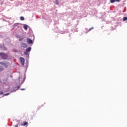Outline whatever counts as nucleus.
Returning a JSON list of instances; mask_svg holds the SVG:
<instances>
[{"instance_id": "11", "label": "nucleus", "mask_w": 127, "mask_h": 127, "mask_svg": "<svg viewBox=\"0 0 127 127\" xmlns=\"http://www.w3.org/2000/svg\"><path fill=\"white\" fill-rule=\"evenodd\" d=\"M55 3L56 4H59V1H58V0H56Z\"/></svg>"}, {"instance_id": "16", "label": "nucleus", "mask_w": 127, "mask_h": 127, "mask_svg": "<svg viewBox=\"0 0 127 127\" xmlns=\"http://www.w3.org/2000/svg\"><path fill=\"white\" fill-rule=\"evenodd\" d=\"M18 24H19V23H15L14 24V26H17V25H18Z\"/></svg>"}, {"instance_id": "1", "label": "nucleus", "mask_w": 127, "mask_h": 127, "mask_svg": "<svg viewBox=\"0 0 127 127\" xmlns=\"http://www.w3.org/2000/svg\"><path fill=\"white\" fill-rule=\"evenodd\" d=\"M0 56L2 59H6L7 58H8V56H7L5 53H0Z\"/></svg>"}, {"instance_id": "6", "label": "nucleus", "mask_w": 127, "mask_h": 127, "mask_svg": "<svg viewBox=\"0 0 127 127\" xmlns=\"http://www.w3.org/2000/svg\"><path fill=\"white\" fill-rule=\"evenodd\" d=\"M27 43H28V44H31V43H32V42H33V41H32V40H31L29 38H27Z\"/></svg>"}, {"instance_id": "10", "label": "nucleus", "mask_w": 127, "mask_h": 127, "mask_svg": "<svg viewBox=\"0 0 127 127\" xmlns=\"http://www.w3.org/2000/svg\"><path fill=\"white\" fill-rule=\"evenodd\" d=\"M3 70V67L2 66H0V72Z\"/></svg>"}, {"instance_id": "15", "label": "nucleus", "mask_w": 127, "mask_h": 127, "mask_svg": "<svg viewBox=\"0 0 127 127\" xmlns=\"http://www.w3.org/2000/svg\"><path fill=\"white\" fill-rule=\"evenodd\" d=\"M5 63H3L2 62H0V65H3V66L4 65Z\"/></svg>"}, {"instance_id": "20", "label": "nucleus", "mask_w": 127, "mask_h": 127, "mask_svg": "<svg viewBox=\"0 0 127 127\" xmlns=\"http://www.w3.org/2000/svg\"><path fill=\"white\" fill-rule=\"evenodd\" d=\"M22 39H23L22 38V39H19V41H21V40H22Z\"/></svg>"}, {"instance_id": "21", "label": "nucleus", "mask_w": 127, "mask_h": 127, "mask_svg": "<svg viewBox=\"0 0 127 127\" xmlns=\"http://www.w3.org/2000/svg\"><path fill=\"white\" fill-rule=\"evenodd\" d=\"M21 90H22V91H23V90H24V89H22Z\"/></svg>"}, {"instance_id": "7", "label": "nucleus", "mask_w": 127, "mask_h": 127, "mask_svg": "<svg viewBox=\"0 0 127 127\" xmlns=\"http://www.w3.org/2000/svg\"><path fill=\"white\" fill-rule=\"evenodd\" d=\"M23 27H24V29H25V30H27L28 28V26L26 24H24Z\"/></svg>"}, {"instance_id": "3", "label": "nucleus", "mask_w": 127, "mask_h": 127, "mask_svg": "<svg viewBox=\"0 0 127 127\" xmlns=\"http://www.w3.org/2000/svg\"><path fill=\"white\" fill-rule=\"evenodd\" d=\"M20 61L21 65H24V62L25 61V60H24V58H20Z\"/></svg>"}, {"instance_id": "9", "label": "nucleus", "mask_w": 127, "mask_h": 127, "mask_svg": "<svg viewBox=\"0 0 127 127\" xmlns=\"http://www.w3.org/2000/svg\"><path fill=\"white\" fill-rule=\"evenodd\" d=\"M28 124V122H25L24 124H21V126H23L24 127V126H26V125H27Z\"/></svg>"}, {"instance_id": "19", "label": "nucleus", "mask_w": 127, "mask_h": 127, "mask_svg": "<svg viewBox=\"0 0 127 127\" xmlns=\"http://www.w3.org/2000/svg\"><path fill=\"white\" fill-rule=\"evenodd\" d=\"M14 127H18V125H16L14 126Z\"/></svg>"}, {"instance_id": "2", "label": "nucleus", "mask_w": 127, "mask_h": 127, "mask_svg": "<svg viewBox=\"0 0 127 127\" xmlns=\"http://www.w3.org/2000/svg\"><path fill=\"white\" fill-rule=\"evenodd\" d=\"M31 50V47L28 48L26 50V52H25L24 53V54L25 55H27V52H30Z\"/></svg>"}, {"instance_id": "4", "label": "nucleus", "mask_w": 127, "mask_h": 127, "mask_svg": "<svg viewBox=\"0 0 127 127\" xmlns=\"http://www.w3.org/2000/svg\"><path fill=\"white\" fill-rule=\"evenodd\" d=\"M21 47H23V48H26V47H27V45H26V43H21Z\"/></svg>"}, {"instance_id": "18", "label": "nucleus", "mask_w": 127, "mask_h": 127, "mask_svg": "<svg viewBox=\"0 0 127 127\" xmlns=\"http://www.w3.org/2000/svg\"><path fill=\"white\" fill-rule=\"evenodd\" d=\"M8 95H9V93L5 94H4V96H7Z\"/></svg>"}, {"instance_id": "8", "label": "nucleus", "mask_w": 127, "mask_h": 127, "mask_svg": "<svg viewBox=\"0 0 127 127\" xmlns=\"http://www.w3.org/2000/svg\"><path fill=\"white\" fill-rule=\"evenodd\" d=\"M8 65H9V64H8V63H5L3 66H4V67H5V68H7V67H8Z\"/></svg>"}, {"instance_id": "5", "label": "nucleus", "mask_w": 127, "mask_h": 127, "mask_svg": "<svg viewBox=\"0 0 127 127\" xmlns=\"http://www.w3.org/2000/svg\"><path fill=\"white\" fill-rule=\"evenodd\" d=\"M121 0H110L111 3H114V2H120Z\"/></svg>"}, {"instance_id": "17", "label": "nucleus", "mask_w": 127, "mask_h": 127, "mask_svg": "<svg viewBox=\"0 0 127 127\" xmlns=\"http://www.w3.org/2000/svg\"><path fill=\"white\" fill-rule=\"evenodd\" d=\"M0 95H3V92L2 91H0Z\"/></svg>"}, {"instance_id": "13", "label": "nucleus", "mask_w": 127, "mask_h": 127, "mask_svg": "<svg viewBox=\"0 0 127 127\" xmlns=\"http://www.w3.org/2000/svg\"><path fill=\"white\" fill-rule=\"evenodd\" d=\"M92 29H94V27H93L89 28V29L88 31V32H89V31H91V30H92Z\"/></svg>"}, {"instance_id": "14", "label": "nucleus", "mask_w": 127, "mask_h": 127, "mask_svg": "<svg viewBox=\"0 0 127 127\" xmlns=\"http://www.w3.org/2000/svg\"><path fill=\"white\" fill-rule=\"evenodd\" d=\"M20 20H23L24 19V17L23 16H21L20 17Z\"/></svg>"}, {"instance_id": "12", "label": "nucleus", "mask_w": 127, "mask_h": 127, "mask_svg": "<svg viewBox=\"0 0 127 127\" xmlns=\"http://www.w3.org/2000/svg\"><path fill=\"white\" fill-rule=\"evenodd\" d=\"M126 20H127V17H124L123 18V21H126Z\"/></svg>"}]
</instances>
